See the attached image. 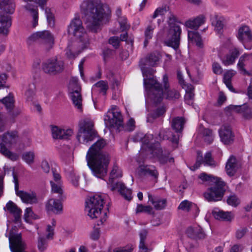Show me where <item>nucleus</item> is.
Returning <instances> with one entry per match:
<instances>
[{
  "instance_id": "obj_1",
  "label": "nucleus",
  "mask_w": 252,
  "mask_h": 252,
  "mask_svg": "<svg viewBox=\"0 0 252 252\" xmlns=\"http://www.w3.org/2000/svg\"><path fill=\"white\" fill-rule=\"evenodd\" d=\"M106 144L104 139L98 140L90 148L86 155L88 165L93 174L99 178L106 175L109 162L108 155L102 151Z\"/></svg>"
},
{
  "instance_id": "obj_2",
  "label": "nucleus",
  "mask_w": 252,
  "mask_h": 252,
  "mask_svg": "<svg viewBox=\"0 0 252 252\" xmlns=\"http://www.w3.org/2000/svg\"><path fill=\"white\" fill-rule=\"evenodd\" d=\"M161 85L154 78L144 79V87L147 98L155 103H160L163 99V94L166 98L168 99H178L180 94L179 92L175 89H169V84L167 76L165 74L163 76Z\"/></svg>"
},
{
  "instance_id": "obj_3",
  "label": "nucleus",
  "mask_w": 252,
  "mask_h": 252,
  "mask_svg": "<svg viewBox=\"0 0 252 252\" xmlns=\"http://www.w3.org/2000/svg\"><path fill=\"white\" fill-rule=\"evenodd\" d=\"M68 34H72L78 39L68 44L65 54L68 58L74 59L89 44V40L79 18H74L68 27Z\"/></svg>"
},
{
  "instance_id": "obj_4",
  "label": "nucleus",
  "mask_w": 252,
  "mask_h": 252,
  "mask_svg": "<svg viewBox=\"0 0 252 252\" xmlns=\"http://www.w3.org/2000/svg\"><path fill=\"white\" fill-rule=\"evenodd\" d=\"M86 6L87 27L92 32H96L99 28L104 16V10L101 6L91 1H87L83 4Z\"/></svg>"
},
{
  "instance_id": "obj_5",
  "label": "nucleus",
  "mask_w": 252,
  "mask_h": 252,
  "mask_svg": "<svg viewBox=\"0 0 252 252\" xmlns=\"http://www.w3.org/2000/svg\"><path fill=\"white\" fill-rule=\"evenodd\" d=\"M105 203L104 196L100 194H95L86 201L85 211L92 219L100 218L101 223L106 220V212H104L101 216Z\"/></svg>"
},
{
  "instance_id": "obj_6",
  "label": "nucleus",
  "mask_w": 252,
  "mask_h": 252,
  "mask_svg": "<svg viewBox=\"0 0 252 252\" xmlns=\"http://www.w3.org/2000/svg\"><path fill=\"white\" fill-rule=\"evenodd\" d=\"M177 22L176 16L170 13L168 21L169 29L166 33L165 43L176 50L179 47L182 33L181 27Z\"/></svg>"
},
{
  "instance_id": "obj_7",
  "label": "nucleus",
  "mask_w": 252,
  "mask_h": 252,
  "mask_svg": "<svg viewBox=\"0 0 252 252\" xmlns=\"http://www.w3.org/2000/svg\"><path fill=\"white\" fill-rule=\"evenodd\" d=\"M122 176L121 169L117 165L114 164L107 183L108 188L112 191H118L126 199L130 200L132 199L131 190L127 189L122 182L115 181V179L121 178Z\"/></svg>"
},
{
  "instance_id": "obj_8",
  "label": "nucleus",
  "mask_w": 252,
  "mask_h": 252,
  "mask_svg": "<svg viewBox=\"0 0 252 252\" xmlns=\"http://www.w3.org/2000/svg\"><path fill=\"white\" fill-rule=\"evenodd\" d=\"M96 132L94 129V123L89 119H86L79 123V129L77 138L80 143L87 144L93 140L96 136Z\"/></svg>"
},
{
  "instance_id": "obj_9",
  "label": "nucleus",
  "mask_w": 252,
  "mask_h": 252,
  "mask_svg": "<svg viewBox=\"0 0 252 252\" xmlns=\"http://www.w3.org/2000/svg\"><path fill=\"white\" fill-rule=\"evenodd\" d=\"M65 68L63 60L59 56L52 57L43 63L42 69L46 74L55 75L62 72Z\"/></svg>"
},
{
  "instance_id": "obj_10",
  "label": "nucleus",
  "mask_w": 252,
  "mask_h": 252,
  "mask_svg": "<svg viewBox=\"0 0 252 252\" xmlns=\"http://www.w3.org/2000/svg\"><path fill=\"white\" fill-rule=\"evenodd\" d=\"M104 121L106 126L109 128L117 127L123 125V117L116 106H113L104 116Z\"/></svg>"
},
{
  "instance_id": "obj_11",
  "label": "nucleus",
  "mask_w": 252,
  "mask_h": 252,
  "mask_svg": "<svg viewBox=\"0 0 252 252\" xmlns=\"http://www.w3.org/2000/svg\"><path fill=\"white\" fill-rule=\"evenodd\" d=\"M11 0H0V33H6L7 28L10 25L8 18L5 15V13H12L14 9H10V4Z\"/></svg>"
},
{
  "instance_id": "obj_12",
  "label": "nucleus",
  "mask_w": 252,
  "mask_h": 252,
  "mask_svg": "<svg viewBox=\"0 0 252 252\" xmlns=\"http://www.w3.org/2000/svg\"><path fill=\"white\" fill-rule=\"evenodd\" d=\"M212 185L204 193V197L208 201H218L220 200L222 198L224 191V182L220 180L218 183Z\"/></svg>"
},
{
  "instance_id": "obj_13",
  "label": "nucleus",
  "mask_w": 252,
  "mask_h": 252,
  "mask_svg": "<svg viewBox=\"0 0 252 252\" xmlns=\"http://www.w3.org/2000/svg\"><path fill=\"white\" fill-rule=\"evenodd\" d=\"M160 56L159 53L157 52H154L150 54L146 58L142 59L140 61V65L142 71L143 75L144 76V79L145 78H155L154 76H149V77H148V74L152 75L154 73L155 71L152 69L149 72H148L146 66H155L157 64V62H158L159 60L160 59Z\"/></svg>"
},
{
  "instance_id": "obj_14",
  "label": "nucleus",
  "mask_w": 252,
  "mask_h": 252,
  "mask_svg": "<svg viewBox=\"0 0 252 252\" xmlns=\"http://www.w3.org/2000/svg\"><path fill=\"white\" fill-rule=\"evenodd\" d=\"M70 97L75 107L78 109H82V96L80 94L81 88L76 78H72L69 83Z\"/></svg>"
},
{
  "instance_id": "obj_15",
  "label": "nucleus",
  "mask_w": 252,
  "mask_h": 252,
  "mask_svg": "<svg viewBox=\"0 0 252 252\" xmlns=\"http://www.w3.org/2000/svg\"><path fill=\"white\" fill-rule=\"evenodd\" d=\"M30 38L32 40H37L44 45L46 50L52 48L54 43L53 35L49 31L37 32L32 34Z\"/></svg>"
},
{
  "instance_id": "obj_16",
  "label": "nucleus",
  "mask_w": 252,
  "mask_h": 252,
  "mask_svg": "<svg viewBox=\"0 0 252 252\" xmlns=\"http://www.w3.org/2000/svg\"><path fill=\"white\" fill-rule=\"evenodd\" d=\"M237 37L242 42L244 47L250 49L252 46V33L250 28L247 26H242L238 31Z\"/></svg>"
},
{
  "instance_id": "obj_17",
  "label": "nucleus",
  "mask_w": 252,
  "mask_h": 252,
  "mask_svg": "<svg viewBox=\"0 0 252 252\" xmlns=\"http://www.w3.org/2000/svg\"><path fill=\"white\" fill-rule=\"evenodd\" d=\"M156 146V148L153 150L152 155L158 158L159 162L161 164H173L174 162V159L170 156L169 153L165 152L163 153L159 143H157Z\"/></svg>"
},
{
  "instance_id": "obj_18",
  "label": "nucleus",
  "mask_w": 252,
  "mask_h": 252,
  "mask_svg": "<svg viewBox=\"0 0 252 252\" xmlns=\"http://www.w3.org/2000/svg\"><path fill=\"white\" fill-rule=\"evenodd\" d=\"M219 133L221 141L224 144L229 145L233 142L234 134L229 126H222L219 130Z\"/></svg>"
},
{
  "instance_id": "obj_19",
  "label": "nucleus",
  "mask_w": 252,
  "mask_h": 252,
  "mask_svg": "<svg viewBox=\"0 0 252 252\" xmlns=\"http://www.w3.org/2000/svg\"><path fill=\"white\" fill-rule=\"evenodd\" d=\"M226 109L240 114L245 119L250 120L252 119V108L250 107L246 104L241 105H230Z\"/></svg>"
},
{
  "instance_id": "obj_20",
  "label": "nucleus",
  "mask_w": 252,
  "mask_h": 252,
  "mask_svg": "<svg viewBox=\"0 0 252 252\" xmlns=\"http://www.w3.org/2000/svg\"><path fill=\"white\" fill-rule=\"evenodd\" d=\"M51 131L53 138L57 139H69L73 133L71 128L63 129L57 126H52Z\"/></svg>"
},
{
  "instance_id": "obj_21",
  "label": "nucleus",
  "mask_w": 252,
  "mask_h": 252,
  "mask_svg": "<svg viewBox=\"0 0 252 252\" xmlns=\"http://www.w3.org/2000/svg\"><path fill=\"white\" fill-rule=\"evenodd\" d=\"M17 196H19L23 203L33 204L38 202L36 193L32 191H25L17 190Z\"/></svg>"
},
{
  "instance_id": "obj_22",
  "label": "nucleus",
  "mask_w": 252,
  "mask_h": 252,
  "mask_svg": "<svg viewBox=\"0 0 252 252\" xmlns=\"http://www.w3.org/2000/svg\"><path fill=\"white\" fill-rule=\"evenodd\" d=\"M201 163H204L206 165L213 167L216 166L217 165L216 162L212 157V154L211 152H209L206 153L204 159H202V156L199 157L198 156L197 158V161L195 164L191 168V169L194 170L197 169Z\"/></svg>"
},
{
  "instance_id": "obj_23",
  "label": "nucleus",
  "mask_w": 252,
  "mask_h": 252,
  "mask_svg": "<svg viewBox=\"0 0 252 252\" xmlns=\"http://www.w3.org/2000/svg\"><path fill=\"white\" fill-rule=\"evenodd\" d=\"M240 54V52L238 48H232L229 50L228 53L221 59L222 63L225 66L232 65L235 63Z\"/></svg>"
},
{
  "instance_id": "obj_24",
  "label": "nucleus",
  "mask_w": 252,
  "mask_h": 252,
  "mask_svg": "<svg viewBox=\"0 0 252 252\" xmlns=\"http://www.w3.org/2000/svg\"><path fill=\"white\" fill-rule=\"evenodd\" d=\"M62 199H50L46 205V208L48 211H52L55 214H60L63 212V205L61 203Z\"/></svg>"
},
{
  "instance_id": "obj_25",
  "label": "nucleus",
  "mask_w": 252,
  "mask_h": 252,
  "mask_svg": "<svg viewBox=\"0 0 252 252\" xmlns=\"http://www.w3.org/2000/svg\"><path fill=\"white\" fill-rule=\"evenodd\" d=\"M212 214L216 219L220 220L230 221L234 218V215L232 212H224L218 208L214 209Z\"/></svg>"
},
{
  "instance_id": "obj_26",
  "label": "nucleus",
  "mask_w": 252,
  "mask_h": 252,
  "mask_svg": "<svg viewBox=\"0 0 252 252\" xmlns=\"http://www.w3.org/2000/svg\"><path fill=\"white\" fill-rule=\"evenodd\" d=\"M48 0H34L33 1L38 4L40 8L45 11L46 18L50 26H54V16L51 9L46 6Z\"/></svg>"
},
{
  "instance_id": "obj_27",
  "label": "nucleus",
  "mask_w": 252,
  "mask_h": 252,
  "mask_svg": "<svg viewBox=\"0 0 252 252\" xmlns=\"http://www.w3.org/2000/svg\"><path fill=\"white\" fill-rule=\"evenodd\" d=\"M238 167L239 165L236 158L233 156H231L228 159L225 165L227 174L230 177L234 176Z\"/></svg>"
},
{
  "instance_id": "obj_28",
  "label": "nucleus",
  "mask_w": 252,
  "mask_h": 252,
  "mask_svg": "<svg viewBox=\"0 0 252 252\" xmlns=\"http://www.w3.org/2000/svg\"><path fill=\"white\" fill-rule=\"evenodd\" d=\"M252 64V54H244L241 56L238 61L237 63L238 68L244 72V73H247L245 67L250 66Z\"/></svg>"
},
{
  "instance_id": "obj_29",
  "label": "nucleus",
  "mask_w": 252,
  "mask_h": 252,
  "mask_svg": "<svg viewBox=\"0 0 252 252\" xmlns=\"http://www.w3.org/2000/svg\"><path fill=\"white\" fill-rule=\"evenodd\" d=\"M206 21V18L204 15H199L196 18L187 21L185 26L192 29H197L201 25L203 24Z\"/></svg>"
},
{
  "instance_id": "obj_30",
  "label": "nucleus",
  "mask_w": 252,
  "mask_h": 252,
  "mask_svg": "<svg viewBox=\"0 0 252 252\" xmlns=\"http://www.w3.org/2000/svg\"><path fill=\"white\" fill-rule=\"evenodd\" d=\"M188 40L189 44H195L199 48H203V41L198 32L195 31H189Z\"/></svg>"
},
{
  "instance_id": "obj_31",
  "label": "nucleus",
  "mask_w": 252,
  "mask_h": 252,
  "mask_svg": "<svg viewBox=\"0 0 252 252\" xmlns=\"http://www.w3.org/2000/svg\"><path fill=\"white\" fill-rule=\"evenodd\" d=\"M25 9L30 13L32 18V26L35 28L38 25V11L37 7L31 3H27L24 6Z\"/></svg>"
},
{
  "instance_id": "obj_32",
  "label": "nucleus",
  "mask_w": 252,
  "mask_h": 252,
  "mask_svg": "<svg viewBox=\"0 0 252 252\" xmlns=\"http://www.w3.org/2000/svg\"><path fill=\"white\" fill-rule=\"evenodd\" d=\"M108 88V83L106 81H99L93 86L92 89V94L98 93L105 95Z\"/></svg>"
},
{
  "instance_id": "obj_33",
  "label": "nucleus",
  "mask_w": 252,
  "mask_h": 252,
  "mask_svg": "<svg viewBox=\"0 0 252 252\" xmlns=\"http://www.w3.org/2000/svg\"><path fill=\"white\" fill-rule=\"evenodd\" d=\"M0 102L5 106L7 111L11 112L15 107V100L13 94H9L3 98L0 99Z\"/></svg>"
},
{
  "instance_id": "obj_34",
  "label": "nucleus",
  "mask_w": 252,
  "mask_h": 252,
  "mask_svg": "<svg viewBox=\"0 0 252 252\" xmlns=\"http://www.w3.org/2000/svg\"><path fill=\"white\" fill-rule=\"evenodd\" d=\"M140 172L144 175H150L157 178L158 176V171L153 166L141 165L139 167Z\"/></svg>"
},
{
  "instance_id": "obj_35",
  "label": "nucleus",
  "mask_w": 252,
  "mask_h": 252,
  "mask_svg": "<svg viewBox=\"0 0 252 252\" xmlns=\"http://www.w3.org/2000/svg\"><path fill=\"white\" fill-rule=\"evenodd\" d=\"M185 123V121L183 118L176 117L172 121L171 126L176 132H180L183 129Z\"/></svg>"
},
{
  "instance_id": "obj_36",
  "label": "nucleus",
  "mask_w": 252,
  "mask_h": 252,
  "mask_svg": "<svg viewBox=\"0 0 252 252\" xmlns=\"http://www.w3.org/2000/svg\"><path fill=\"white\" fill-rule=\"evenodd\" d=\"M142 142L144 145H146L147 147L151 151L152 154L154 149L156 148V143L154 142V136L153 134H147L145 135L142 139Z\"/></svg>"
},
{
  "instance_id": "obj_37",
  "label": "nucleus",
  "mask_w": 252,
  "mask_h": 252,
  "mask_svg": "<svg viewBox=\"0 0 252 252\" xmlns=\"http://www.w3.org/2000/svg\"><path fill=\"white\" fill-rule=\"evenodd\" d=\"M2 141L7 146L14 144L16 141V133L14 131H8L3 134Z\"/></svg>"
},
{
  "instance_id": "obj_38",
  "label": "nucleus",
  "mask_w": 252,
  "mask_h": 252,
  "mask_svg": "<svg viewBox=\"0 0 252 252\" xmlns=\"http://www.w3.org/2000/svg\"><path fill=\"white\" fill-rule=\"evenodd\" d=\"M26 241L22 238L21 234H17V252H29Z\"/></svg>"
},
{
  "instance_id": "obj_39",
  "label": "nucleus",
  "mask_w": 252,
  "mask_h": 252,
  "mask_svg": "<svg viewBox=\"0 0 252 252\" xmlns=\"http://www.w3.org/2000/svg\"><path fill=\"white\" fill-rule=\"evenodd\" d=\"M9 247L12 252H16V229L12 227L10 230L8 235Z\"/></svg>"
},
{
  "instance_id": "obj_40",
  "label": "nucleus",
  "mask_w": 252,
  "mask_h": 252,
  "mask_svg": "<svg viewBox=\"0 0 252 252\" xmlns=\"http://www.w3.org/2000/svg\"><path fill=\"white\" fill-rule=\"evenodd\" d=\"M211 21L216 31L220 32L223 27L222 18L217 15H214L211 16Z\"/></svg>"
},
{
  "instance_id": "obj_41",
  "label": "nucleus",
  "mask_w": 252,
  "mask_h": 252,
  "mask_svg": "<svg viewBox=\"0 0 252 252\" xmlns=\"http://www.w3.org/2000/svg\"><path fill=\"white\" fill-rule=\"evenodd\" d=\"M199 178L203 182H207L209 184L218 183L221 180L220 178L213 176L212 175L207 174L205 173H202L199 176Z\"/></svg>"
},
{
  "instance_id": "obj_42",
  "label": "nucleus",
  "mask_w": 252,
  "mask_h": 252,
  "mask_svg": "<svg viewBox=\"0 0 252 252\" xmlns=\"http://www.w3.org/2000/svg\"><path fill=\"white\" fill-rule=\"evenodd\" d=\"M149 201H150L154 207L157 210H161L164 209L166 206V200L165 199H154L152 196L149 195Z\"/></svg>"
},
{
  "instance_id": "obj_43",
  "label": "nucleus",
  "mask_w": 252,
  "mask_h": 252,
  "mask_svg": "<svg viewBox=\"0 0 252 252\" xmlns=\"http://www.w3.org/2000/svg\"><path fill=\"white\" fill-rule=\"evenodd\" d=\"M50 184L52 188V191L53 193L58 194V197L60 199H63V190L62 189L61 182L56 183L55 182L51 181Z\"/></svg>"
},
{
  "instance_id": "obj_44",
  "label": "nucleus",
  "mask_w": 252,
  "mask_h": 252,
  "mask_svg": "<svg viewBox=\"0 0 252 252\" xmlns=\"http://www.w3.org/2000/svg\"><path fill=\"white\" fill-rule=\"evenodd\" d=\"M155 28V26L151 24L149 25L145 29L144 32L145 40L144 44L146 46L149 42V40L151 39L153 37V31Z\"/></svg>"
},
{
  "instance_id": "obj_45",
  "label": "nucleus",
  "mask_w": 252,
  "mask_h": 252,
  "mask_svg": "<svg viewBox=\"0 0 252 252\" xmlns=\"http://www.w3.org/2000/svg\"><path fill=\"white\" fill-rule=\"evenodd\" d=\"M34 158L35 154L33 151L26 152L22 155V159L30 165L33 163Z\"/></svg>"
},
{
  "instance_id": "obj_46",
  "label": "nucleus",
  "mask_w": 252,
  "mask_h": 252,
  "mask_svg": "<svg viewBox=\"0 0 252 252\" xmlns=\"http://www.w3.org/2000/svg\"><path fill=\"white\" fill-rule=\"evenodd\" d=\"M0 153L11 160H16V155L8 150L3 144H0Z\"/></svg>"
},
{
  "instance_id": "obj_47",
  "label": "nucleus",
  "mask_w": 252,
  "mask_h": 252,
  "mask_svg": "<svg viewBox=\"0 0 252 252\" xmlns=\"http://www.w3.org/2000/svg\"><path fill=\"white\" fill-rule=\"evenodd\" d=\"M202 134L206 142L209 144L212 142L214 136L211 130L205 128L203 130Z\"/></svg>"
},
{
  "instance_id": "obj_48",
  "label": "nucleus",
  "mask_w": 252,
  "mask_h": 252,
  "mask_svg": "<svg viewBox=\"0 0 252 252\" xmlns=\"http://www.w3.org/2000/svg\"><path fill=\"white\" fill-rule=\"evenodd\" d=\"M35 93L34 87L33 88H30L28 89L25 93L26 100L29 103L35 100Z\"/></svg>"
},
{
  "instance_id": "obj_49",
  "label": "nucleus",
  "mask_w": 252,
  "mask_h": 252,
  "mask_svg": "<svg viewBox=\"0 0 252 252\" xmlns=\"http://www.w3.org/2000/svg\"><path fill=\"white\" fill-rule=\"evenodd\" d=\"M118 21L122 31L127 30L129 28L130 25L127 23V19L125 16L120 17L118 19Z\"/></svg>"
},
{
  "instance_id": "obj_50",
  "label": "nucleus",
  "mask_w": 252,
  "mask_h": 252,
  "mask_svg": "<svg viewBox=\"0 0 252 252\" xmlns=\"http://www.w3.org/2000/svg\"><path fill=\"white\" fill-rule=\"evenodd\" d=\"M5 210H7L10 214L13 215L14 220H16V205L11 201H9L4 207Z\"/></svg>"
},
{
  "instance_id": "obj_51",
  "label": "nucleus",
  "mask_w": 252,
  "mask_h": 252,
  "mask_svg": "<svg viewBox=\"0 0 252 252\" xmlns=\"http://www.w3.org/2000/svg\"><path fill=\"white\" fill-rule=\"evenodd\" d=\"M47 242L45 239L41 236H39L38 239L37 247L40 252L44 251L47 248Z\"/></svg>"
},
{
  "instance_id": "obj_52",
  "label": "nucleus",
  "mask_w": 252,
  "mask_h": 252,
  "mask_svg": "<svg viewBox=\"0 0 252 252\" xmlns=\"http://www.w3.org/2000/svg\"><path fill=\"white\" fill-rule=\"evenodd\" d=\"M152 210L153 208L150 206H144L142 204H139L137 206L136 212H146L149 214H151L152 213Z\"/></svg>"
},
{
  "instance_id": "obj_53",
  "label": "nucleus",
  "mask_w": 252,
  "mask_h": 252,
  "mask_svg": "<svg viewBox=\"0 0 252 252\" xmlns=\"http://www.w3.org/2000/svg\"><path fill=\"white\" fill-rule=\"evenodd\" d=\"M166 111V108L164 106H162L161 107L157 108L153 113L151 114L152 117L154 119H156L159 117L162 116L165 113Z\"/></svg>"
},
{
  "instance_id": "obj_54",
  "label": "nucleus",
  "mask_w": 252,
  "mask_h": 252,
  "mask_svg": "<svg viewBox=\"0 0 252 252\" xmlns=\"http://www.w3.org/2000/svg\"><path fill=\"white\" fill-rule=\"evenodd\" d=\"M191 203L188 200L183 201L179 205L178 209L184 211L189 212L191 208Z\"/></svg>"
},
{
  "instance_id": "obj_55",
  "label": "nucleus",
  "mask_w": 252,
  "mask_h": 252,
  "mask_svg": "<svg viewBox=\"0 0 252 252\" xmlns=\"http://www.w3.org/2000/svg\"><path fill=\"white\" fill-rule=\"evenodd\" d=\"M24 219L25 221L28 222L31 219H36L37 218L34 217V215L31 208H27L24 214Z\"/></svg>"
},
{
  "instance_id": "obj_56",
  "label": "nucleus",
  "mask_w": 252,
  "mask_h": 252,
  "mask_svg": "<svg viewBox=\"0 0 252 252\" xmlns=\"http://www.w3.org/2000/svg\"><path fill=\"white\" fill-rule=\"evenodd\" d=\"M227 202L230 205L236 207L240 204V200L236 195H231L228 198Z\"/></svg>"
},
{
  "instance_id": "obj_57",
  "label": "nucleus",
  "mask_w": 252,
  "mask_h": 252,
  "mask_svg": "<svg viewBox=\"0 0 252 252\" xmlns=\"http://www.w3.org/2000/svg\"><path fill=\"white\" fill-rule=\"evenodd\" d=\"M193 90L190 88L189 91H187L186 94L185 95V99L186 102L188 104L192 103V100L194 98V94Z\"/></svg>"
},
{
  "instance_id": "obj_58",
  "label": "nucleus",
  "mask_w": 252,
  "mask_h": 252,
  "mask_svg": "<svg viewBox=\"0 0 252 252\" xmlns=\"http://www.w3.org/2000/svg\"><path fill=\"white\" fill-rule=\"evenodd\" d=\"M198 230H199V226L195 228L190 227L187 229L186 233L189 237L195 239V233L198 232Z\"/></svg>"
},
{
  "instance_id": "obj_59",
  "label": "nucleus",
  "mask_w": 252,
  "mask_h": 252,
  "mask_svg": "<svg viewBox=\"0 0 252 252\" xmlns=\"http://www.w3.org/2000/svg\"><path fill=\"white\" fill-rule=\"evenodd\" d=\"M52 226L48 225L47 228V232L48 234L46 236L47 239H52L54 235V226H55L56 221L54 220H52Z\"/></svg>"
},
{
  "instance_id": "obj_60",
  "label": "nucleus",
  "mask_w": 252,
  "mask_h": 252,
  "mask_svg": "<svg viewBox=\"0 0 252 252\" xmlns=\"http://www.w3.org/2000/svg\"><path fill=\"white\" fill-rule=\"evenodd\" d=\"M134 247L132 245H128L125 247L116 248L114 250V252H131Z\"/></svg>"
},
{
  "instance_id": "obj_61",
  "label": "nucleus",
  "mask_w": 252,
  "mask_h": 252,
  "mask_svg": "<svg viewBox=\"0 0 252 252\" xmlns=\"http://www.w3.org/2000/svg\"><path fill=\"white\" fill-rule=\"evenodd\" d=\"M213 72L217 74H220L222 72V68L220 64L217 62L213 63L212 64Z\"/></svg>"
},
{
  "instance_id": "obj_62",
  "label": "nucleus",
  "mask_w": 252,
  "mask_h": 252,
  "mask_svg": "<svg viewBox=\"0 0 252 252\" xmlns=\"http://www.w3.org/2000/svg\"><path fill=\"white\" fill-rule=\"evenodd\" d=\"M41 168L46 173H49L50 170L49 163L46 159H43L41 162Z\"/></svg>"
},
{
  "instance_id": "obj_63",
  "label": "nucleus",
  "mask_w": 252,
  "mask_h": 252,
  "mask_svg": "<svg viewBox=\"0 0 252 252\" xmlns=\"http://www.w3.org/2000/svg\"><path fill=\"white\" fill-rule=\"evenodd\" d=\"M109 43L115 48L119 47L120 40L118 36L111 37L109 40Z\"/></svg>"
},
{
  "instance_id": "obj_64",
  "label": "nucleus",
  "mask_w": 252,
  "mask_h": 252,
  "mask_svg": "<svg viewBox=\"0 0 252 252\" xmlns=\"http://www.w3.org/2000/svg\"><path fill=\"white\" fill-rule=\"evenodd\" d=\"M248 229L246 227H241L236 232V237L237 239L242 238L247 233Z\"/></svg>"
}]
</instances>
